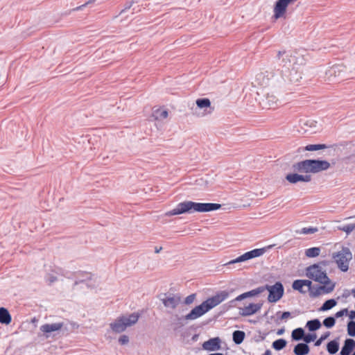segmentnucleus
Instances as JSON below:
<instances>
[{"mask_svg": "<svg viewBox=\"0 0 355 355\" xmlns=\"http://www.w3.org/2000/svg\"><path fill=\"white\" fill-rule=\"evenodd\" d=\"M78 327L79 325L76 322H71L69 323V327L64 325L62 331H66L67 334H68L69 333L72 332L74 330L78 329Z\"/></svg>", "mask_w": 355, "mask_h": 355, "instance_id": "nucleus-40", "label": "nucleus"}, {"mask_svg": "<svg viewBox=\"0 0 355 355\" xmlns=\"http://www.w3.org/2000/svg\"><path fill=\"white\" fill-rule=\"evenodd\" d=\"M139 1H140V0H132V1H130L132 2V4H134V3H139Z\"/></svg>", "mask_w": 355, "mask_h": 355, "instance_id": "nucleus-63", "label": "nucleus"}, {"mask_svg": "<svg viewBox=\"0 0 355 355\" xmlns=\"http://www.w3.org/2000/svg\"><path fill=\"white\" fill-rule=\"evenodd\" d=\"M266 100L267 101L268 105L270 107H272L273 106L277 105V98L273 95H267Z\"/></svg>", "mask_w": 355, "mask_h": 355, "instance_id": "nucleus-43", "label": "nucleus"}, {"mask_svg": "<svg viewBox=\"0 0 355 355\" xmlns=\"http://www.w3.org/2000/svg\"><path fill=\"white\" fill-rule=\"evenodd\" d=\"M168 115V111L166 109L158 108L153 111L152 116L155 120L162 121L167 118Z\"/></svg>", "mask_w": 355, "mask_h": 355, "instance_id": "nucleus-26", "label": "nucleus"}, {"mask_svg": "<svg viewBox=\"0 0 355 355\" xmlns=\"http://www.w3.org/2000/svg\"><path fill=\"white\" fill-rule=\"evenodd\" d=\"M64 322H55L52 324L46 323L40 327L42 336L45 338L54 337L57 335L56 332L62 330Z\"/></svg>", "mask_w": 355, "mask_h": 355, "instance_id": "nucleus-8", "label": "nucleus"}, {"mask_svg": "<svg viewBox=\"0 0 355 355\" xmlns=\"http://www.w3.org/2000/svg\"><path fill=\"white\" fill-rule=\"evenodd\" d=\"M330 331H326L323 334H322L318 339L316 338V340L314 343V346H320L322 342L328 338V337L330 336Z\"/></svg>", "mask_w": 355, "mask_h": 355, "instance_id": "nucleus-41", "label": "nucleus"}, {"mask_svg": "<svg viewBox=\"0 0 355 355\" xmlns=\"http://www.w3.org/2000/svg\"><path fill=\"white\" fill-rule=\"evenodd\" d=\"M350 294H352V293L349 290L345 289V290H344L342 297L347 298L350 295Z\"/></svg>", "mask_w": 355, "mask_h": 355, "instance_id": "nucleus-53", "label": "nucleus"}, {"mask_svg": "<svg viewBox=\"0 0 355 355\" xmlns=\"http://www.w3.org/2000/svg\"><path fill=\"white\" fill-rule=\"evenodd\" d=\"M229 295L230 292L227 290L218 291L216 293V295L208 297L200 304L196 306L187 315L181 317H179L178 315H176L175 316L178 320V324L179 327L184 325L182 320H193L202 316L209 311L220 304L222 302L225 301L229 297Z\"/></svg>", "mask_w": 355, "mask_h": 355, "instance_id": "nucleus-1", "label": "nucleus"}, {"mask_svg": "<svg viewBox=\"0 0 355 355\" xmlns=\"http://www.w3.org/2000/svg\"><path fill=\"white\" fill-rule=\"evenodd\" d=\"M263 292L268 291V302L276 303L279 301L284 295V287L280 281L276 282L273 285L266 284L262 286Z\"/></svg>", "mask_w": 355, "mask_h": 355, "instance_id": "nucleus-5", "label": "nucleus"}, {"mask_svg": "<svg viewBox=\"0 0 355 355\" xmlns=\"http://www.w3.org/2000/svg\"><path fill=\"white\" fill-rule=\"evenodd\" d=\"M345 72V66L343 64H334L326 71V75L330 81H334L336 78L343 79Z\"/></svg>", "mask_w": 355, "mask_h": 355, "instance_id": "nucleus-11", "label": "nucleus"}, {"mask_svg": "<svg viewBox=\"0 0 355 355\" xmlns=\"http://www.w3.org/2000/svg\"><path fill=\"white\" fill-rule=\"evenodd\" d=\"M222 205L214 202H196L186 200L178 204L175 208L166 213V216H171L183 214H193L196 212L205 213L218 210Z\"/></svg>", "mask_w": 355, "mask_h": 355, "instance_id": "nucleus-3", "label": "nucleus"}, {"mask_svg": "<svg viewBox=\"0 0 355 355\" xmlns=\"http://www.w3.org/2000/svg\"><path fill=\"white\" fill-rule=\"evenodd\" d=\"M351 293H352V295L354 296V297L355 298V288L352 289L351 291Z\"/></svg>", "mask_w": 355, "mask_h": 355, "instance_id": "nucleus-64", "label": "nucleus"}, {"mask_svg": "<svg viewBox=\"0 0 355 355\" xmlns=\"http://www.w3.org/2000/svg\"><path fill=\"white\" fill-rule=\"evenodd\" d=\"M238 259H239V257L237 258H236L234 259H232L230 261H229L227 263V264L230 265V264H234V263H240L241 261H239Z\"/></svg>", "mask_w": 355, "mask_h": 355, "instance_id": "nucleus-58", "label": "nucleus"}, {"mask_svg": "<svg viewBox=\"0 0 355 355\" xmlns=\"http://www.w3.org/2000/svg\"><path fill=\"white\" fill-rule=\"evenodd\" d=\"M300 173H288L285 176V179L286 181H288L290 184H297L298 182H304V178L303 174H300Z\"/></svg>", "mask_w": 355, "mask_h": 355, "instance_id": "nucleus-20", "label": "nucleus"}, {"mask_svg": "<svg viewBox=\"0 0 355 355\" xmlns=\"http://www.w3.org/2000/svg\"><path fill=\"white\" fill-rule=\"evenodd\" d=\"M239 261H241V262H243V261H248V260H250L249 257H248V254L246 252H245L244 254H243L242 255L239 256Z\"/></svg>", "mask_w": 355, "mask_h": 355, "instance_id": "nucleus-50", "label": "nucleus"}, {"mask_svg": "<svg viewBox=\"0 0 355 355\" xmlns=\"http://www.w3.org/2000/svg\"><path fill=\"white\" fill-rule=\"evenodd\" d=\"M306 276L310 279L322 284V286H316L315 292H311L312 295L320 296L321 294H329L335 288L336 283L330 279L327 272L323 270L319 264H313L308 266L306 268Z\"/></svg>", "mask_w": 355, "mask_h": 355, "instance_id": "nucleus-2", "label": "nucleus"}, {"mask_svg": "<svg viewBox=\"0 0 355 355\" xmlns=\"http://www.w3.org/2000/svg\"><path fill=\"white\" fill-rule=\"evenodd\" d=\"M196 293H191V295L186 297L183 301V304L185 305L191 304L196 298Z\"/></svg>", "mask_w": 355, "mask_h": 355, "instance_id": "nucleus-44", "label": "nucleus"}, {"mask_svg": "<svg viewBox=\"0 0 355 355\" xmlns=\"http://www.w3.org/2000/svg\"><path fill=\"white\" fill-rule=\"evenodd\" d=\"M196 108L192 110L193 111V114L198 115H199V113L197 112V110L204 109L205 111H206L207 108H211V101L207 98H198L196 101Z\"/></svg>", "mask_w": 355, "mask_h": 355, "instance_id": "nucleus-17", "label": "nucleus"}, {"mask_svg": "<svg viewBox=\"0 0 355 355\" xmlns=\"http://www.w3.org/2000/svg\"><path fill=\"white\" fill-rule=\"evenodd\" d=\"M119 343L121 345H127L129 343V337L127 335H122L119 338Z\"/></svg>", "mask_w": 355, "mask_h": 355, "instance_id": "nucleus-47", "label": "nucleus"}, {"mask_svg": "<svg viewBox=\"0 0 355 355\" xmlns=\"http://www.w3.org/2000/svg\"><path fill=\"white\" fill-rule=\"evenodd\" d=\"M284 332H285V328L282 327L281 329H277V334L278 336H281V335L284 334Z\"/></svg>", "mask_w": 355, "mask_h": 355, "instance_id": "nucleus-56", "label": "nucleus"}, {"mask_svg": "<svg viewBox=\"0 0 355 355\" xmlns=\"http://www.w3.org/2000/svg\"><path fill=\"white\" fill-rule=\"evenodd\" d=\"M347 335L355 337V320H349L347 324Z\"/></svg>", "mask_w": 355, "mask_h": 355, "instance_id": "nucleus-37", "label": "nucleus"}, {"mask_svg": "<svg viewBox=\"0 0 355 355\" xmlns=\"http://www.w3.org/2000/svg\"><path fill=\"white\" fill-rule=\"evenodd\" d=\"M318 231V227H303L300 231V234H313V233H315Z\"/></svg>", "mask_w": 355, "mask_h": 355, "instance_id": "nucleus-42", "label": "nucleus"}, {"mask_svg": "<svg viewBox=\"0 0 355 355\" xmlns=\"http://www.w3.org/2000/svg\"><path fill=\"white\" fill-rule=\"evenodd\" d=\"M313 164H314L315 174L327 171L331 166L327 160L321 159H313Z\"/></svg>", "mask_w": 355, "mask_h": 355, "instance_id": "nucleus-16", "label": "nucleus"}, {"mask_svg": "<svg viewBox=\"0 0 355 355\" xmlns=\"http://www.w3.org/2000/svg\"><path fill=\"white\" fill-rule=\"evenodd\" d=\"M64 277L68 279L76 278V280L73 284V288L79 284L85 283L87 281L92 280V274L87 271L78 270L73 272H67Z\"/></svg>", "mask_w": 355, "mask_h": 355, "instance_id": "nucleus-10", "label": "nucleus"}, {"mask_svg": "<svg viewBox=\"0 0 355 355\" xmlns=\"http://www.w3.org/2000/svg\"><path fill=\"white\" fill-rule=\"evenodd\" d=\"M221 339L217 336L205 341L202 343V347L204 350L207 352L218 351L221 349Z\"/></svg>", "mask_w": 355, "mask_h": 355, "instance_id": "nucleus-12", "label": "nucleus"}, {"mask_svg": "<svg viewBox=\"0 0 355 355\" xmlns=\"http://www.w3.org/2000/svg\"><path fill=\"white\" fill-rule=\"evenodd\" d=\"M336 318L333 316L325 318L322 321V324L327 329H331L336 324Z\"/></svg>", "mask_w": 355, "mask_h": 355, "instance_id": "nucleus-32", "label": "nucleus"}, {"mask_svg": "<svg viewBox=\"0 0 355 355\" xmlns=\"http://www.w3.org/2000/svg\"><path fill=\"white\" fill-rule=\"evenodd\" d=\"M245 338V333L243 331L235 330L232 334V340L236 345L241 344Z\"/></svg>", "mask_w": 355, "mask_h": 355, "instance_id": "nucleus-27", "label": "nucleus"}, {"mask_svg": "<svg viewBox=\"0 0 355 355\" xmlns=\"http://www.w3.org/2000/svg\"><path fill=\"white\" fill-rule=\"evenodd\" d=\"M262 355H272V352L270 349H266Z\"/></svg>", "mask_w": 355, "mask_h": 355, "instance_id": "nucleus-60", "label": "nucleus"}, {"mask_svg": "<svg viewBox=\"0 0 355 355\" xmlns=\"http://www.w3.org/2000/svg\"><path fill=\"white\" fill-rule=\"evenodd\" d=\"M158 297L164 307L172 310L175 309L181 302V295L180 293H161Z\"/></svg>", "mask_w": 355, "mask_h": 355, "instance_id": "nucleus-7", "label": "nucleus"}, {"mask_svg": "<svg viewBox=\"0 0 355 355\" xmlns=\"http://www.w3.org/2000/svg\"><path fill=\"white\" fill-rule=\"evenodd\" d=\"M338 230L345 232L348 235L355 230V223L347 224L342 227H338Z\"/></svg>", "mask_w": 355, "mask_h": 355, "instance_id": "nucleus-39", "label": "nucleus"}, {"mask_svg": "<svg viewBox=\"0 0 355 355\" xmlns=\"http://www.w3.org/2000/svg\"><path fill=\"white\" fill-rule=\"evenodd\" d=\"M303 285L302 284V279H295L292 284V288L294 291H297L302 294L306 293V291L303 289Z\"/></svg>", "mask_w": 355, "mask_h": 355, "instance_id": "nucleus-34", "label": "nucleus"}, {"mask_svg": "<svg viewBox=\"0 0 355 355\" xmlns=\"http://www.w3.org/2000/svg\"><path fill=\"white\" fill-rule=\"evenodd\" d=\"M222 308H223V312L227 311L228 310H230L231 309L230 307H229V305L227 304V303L223 304Z\"/></svg>", "mask_w": 355, "mask_h": 355, "instance_id": "nucleus-59", "label": "nucleus"}, {"mask_svg": "<svg viewBox=\"0 0 355 355\" xmlns=\"http://www.w3.org/2000/svg\"><path fill=\"white\" fill-rule=\"evenodd\" d=\"M295 60V57L289 51H279L274 58V68L282 73L289 71Z\"/></svg>", "mask_w": 355, "mask_h": 355, "instance_id": "nucleus-4", "label": "nucleus"}, {"mask_svg": "<svg viewBox=\"0 0 355 355\" xmlns=\"http://www.w3.org/2000/svg\"><path fill=\"white\" fill-rule=\"evenodd\" d=\"M276 315H277V320L275 322L277 324L279 323V320H286V319H288V318L292 317L291 313L290 311L282 312L279 311L277 312Z\"/></svg>", "mask_w": 355, "mask_h": 355, "instance_id": "nucleus-36", "label": "nucleus"}, {"mask_svg": "<svg viewBox=\"0 0 355 355\" xmlns=\"http://www.w3.org/2000/svg\"><path fill=\"white\" fill-rule=\"evenodd\" d=\"M209 355H224L223 353L216 352V353H212Z\"/></svg>", "mask_w": 355, "mask_h": 355, "instance_id": "nucleus-62", "label": "nucleus"}, {"mask_svg": "<svg viewBox=\"0 0 355 355\" xmlns=\"http://www.w3.org/2000/svg\"><path fill=\"white\" fill-rule=\"evenodd\" d=\"M96 0H88L87 1H86L84 4L81 5V6H77L74 8H73L71 11H78V10H82L83 8H85L86 6L89 5V4H91V3H93L96 1Z\"/></svg>", "mask_w": 355, "mask_h": 355, "instance_id": "nucleus-46", "label": "nucleus"}, {"mask_svg": "<svg viewBox=\"0 0 355 355\" xmlns=\"http://www.w3.org/2000/svg\"><path fill=\"white\" fill-rule=\"evenodd\" d=\"M12 321V317L8 310L5 307H0V323L9 324Z\"/></svg>", "mask_w": 355, "mask_h": 355, "instance_id": "nucleus-21", "label": "nucleus"}, {"mask_svg": "<svg viewBox=\"0 0 355 355\" xmlns=\"http://www.w3.org/2000/svg\"><path fill=\"white\" fill-rule=\"evenodd\" d=\"M337 304V301L335 299H329L326 300L322 306L318 309L319 311H327L331 309H333L334 306H336Z\"/></svg>", "mask_w": 355, "mask_h": 355, "instance_id": "nucleus-28", "label": "nucleus"}, {"mask_svg": "<svg viewBox=\"0 0 355 355\" xmlns=\"http://www.w3.org/2000/svg\"><path fill=\"white\" fill-rule=\"evenodd\" d=\"M162 250V247H159V248H158V247H155V253H159V252H160V251H161Z\"/></svg>", "mask_w": 355, "mask_h": 355, "instance_id": "nucleus-61", "label": "nucleus"}, {"mask_svg": "<svg viewBox=\"0 0 355 355\" xmlns=\"http://www.w3.org/2000/svg\"><path fill=\"white\" fill-rule=\"evenodd\" d=\"M303 178H304V179H303L304 182H309L312 180L311 175L309 173H306L305 175H303Z\"/></svg>", "mask_w": 355, "mask_h": 355, "instance_id": "nucleus-51", "label": "nucleus"}, {"mask_svg": "<svg viewBox=\"0 0 355 355\" xmlns=\"http://www.w3.org/2000/svg\"><path fill=\"white\" fill-rule=\"evenodd\" d=\"M287 343L286 339L279 338L272 342V347L276 351H281L286 347Z\"/></svg>", "mask_w": 355, "mask_h": 355, "instance_id": "nucleus-29", "label": "nucleus"}, {"mask_svg": "<svg viewBox=\"0 0 355 355\" xmlns=\"http://www.w3.org/2000/svg\"><path fill=\"white\" fill-rule=\"evenodd\" d=\"M272 247V245H268L266 248H256L254 250H252L250 251L247 252L248 254V257L250 259L259 257L261 255H263L267 250V249H270Z\"/></svg>", "mask_w": 355, "mask_h": 355, "instance_id": "nucleus-25", "label": "nucleus"}, {"mask_svg": "<svg viewBox=\"0 0 355 355\" xmlns=\"http://www.w3.org/2000/svg\"><path fill=\"white\" fill-rule=\"evenodd\" d=\"M348 315L349 317L350 320H354L355 319V310L351 311L349 313L348 312Z\"/></svg>", "mask_w": 355, "mask_h": 355, "instance_id": "nucleus-54", "label": "nucleus"}, {"mask_svg": "<svg viewBox=\"0 0 355 355\" xmlns=\"http://www.w3.org/2000/svg\"><path fill=\"white\" fill-rule=\"evenodd\" d=\"M339 340L340 337L338 336L327 343V351L329 354L334 355L338 352L340 348Z\"/></svg>", "mask_w": 355, "mask_h": 355, "instance_id": "nucleus-18", "label": "nucleus"}, {"mask_svg": "<svg viewBox=\"0 0 355 355\" xmlns=\"http://www.w3.org/2000/svg\"><path fill=\"white\" fill-rule=\"evenodd\" d=\"M348 315V309L347 308H345V309H343L337 311L335 313L334 317L336 318H338L343 317V315Z\"/></svg>", "mask_w": 355, "mask_h": 355, "instance_id": "nucleus-45", "label": "nucleus"}, {"mask_svg": "<svg viewBox=\"0 0 355 355\" xmlns=\"http://www.w3.org/2000/svg\"><path fill=\"white\" fill-rule=\"evenodd\" d=\"M305 331L302 327H297L291 332V339L293 341H300L304 340Z\"/></svg>", "mask_w": 355, "mask_h": 355, "instance_id": "nucleus-23", "label": "nucleus"}, {"mask_svg": "<svg viewBox=\"0 0 355 355\" xmlns=\"http://www.w3.org/2000/svg\"><path fill=\"white\" fill-rule=\"evenodd\" d=\"M110 325L112 330L116 334H120L124 331L126 328L128 327L122 315L118 317Z\"/></svg>", "mask_w": 355, "mask_h": 355, "instance_id": "nucleus-14", "label": "nucleus"}, {"mask_svg": "<svg viewBox=\"0 0 355 355\" xmlns=\"http://www.w3.org/2000/svg\"><path fill=\"white\" fill-rule=\"evenodd\" d=\"M320 253V248L318 247H312L308 248L305 251V255L309 258H315L319 256Z\"/></svg>", "mask_w": 355, "mask_h": 355, "instance_id": "nucleus-31", "label": "nucleus"}, {"mask_svg": "<svg viewBox=\"0 0 355 355\" xmlns=\"http://www.w3.org/2000/svg\"><path fill=\"white\" fill-rule=\"evenodd\" d=\"M245 299V297L244 295V293H242L239 295H238L236 298H234V301L236 302H240Z\"/></svg>", "mask_w": 355, "mask_h": 355, "instance_id": "nucleus-52", "label": "nucleus"}, {"mask_svg": "<svg viewBox=\"0 0 355 355\" xmlns=\"http://www.w3.org/2000/svg\"><path fill=\"white\" fill-rule=\"evenodd\" d=\"M332 258L342 272H347L349 269V262L352 259V254L347 247H343L342 250L334 252Z\"/></svg>", "mask_w": 355, "mask_h": 355, "instance_id": "nucleus-6", "label": "nucleus"}, {"mask_svg": "<svg viewBox=\"0 0 355 355\" xmlns=\"http://www.w3.org/2000/svg\"><path fill=\"white\" fill-rule=\"evenodd\" d=\"M355 349V340L346 338L340 352V355H350Z\"/></svg>", "mask_w": 355, "mask_h": 355, "instance_id": "nucleus-15", "label": "nucleus"}, {"mask_svg": "<svg viewBox=\"0 0 355 355\" xmlns=\"http://www.w3.org/2000/svg\"><path fill=\"white\" fill-rule=\"evenodd\" d=\"M227 304L229 305V307L232 308L236 306V301H234V299L230 301Z\"/></svg>", "mask_w": 355, "mask_h": 355, "instance_id": "nucleus-57", "label": "nucleus"}, {"mask_svg": "<svg viewBox=\"0 0 355 355\" xmlns=\"http://www.w3.org/2000/svg\"><path fill=\"white\" fill-rule=\"evenodd\" d=\"M293 171L300 173H313L315 174L314 164L313 159H306L294 163L292 165Z\"/></svg>", "mask_w": 355, "mask_h": 355, "instance_id": "nucleus-9", "label": "nucleus"}, {"mask_svg": "<svg viewBox=\"0 0 355 355\" xmlns=\"http://www.w3.org/2000/svg\"><path fill=\"white\" fill-rule=\"evenodd\" d=\"M302 284L304 286H307L309 288V296L312 298L318 297V296L312 295L311 292H315L313 290L314 287L312 286V282L310 279H302Z\"/></svg>", "mask_w": 355, "mask_h": 355, "instance_id": "nucleus-38", "label": "nucleus"}, {"mask_svg": "<svg viewBox=\"0 0 355 355\" xmlns=\"http://www.w3.org/2000/svg\"><path fill=\"white\" fill-rule=\"evenodd\" d=\"M322 327V323L318 318L308 320L306 323L305 327L310 332H315Z\"/></svg>", "mask_w": 355, "mask_h": 355, "instance_id": "nucleus-22", "label": "nucleus"}, {"mask_svg": "<svg viewBox=\"0 0 355 355\" xmlns=\"http://www.w3.org/2000/svg\"><path fill=\"white\" fill-rule=\"evenodd\" d=\"M132 2L130 1H126L123 6V8L121 10L120 12V15L122 14L123 12H125L126 10H129L132 6Z\"/></svg>", "mask_w": 355, "mask_h": 355, "instance_id": "nucleus-48", "label": "nucleus"}, {"mask_svg": "<svg viewBox=\"0 0 355 355\" xmlns=\"http://www.w3.org/2000/svg\"><path fill=\"white\" fill-rule=\"evenodd\" d=\"M329 261L323 260V261H320L319 263H317L316 264H319L320 266H327L329 265Z\"/></svg>", "mask_w": 355, "mask_h": 355, "instance_id": "nucleus-55", "label": "nucleus"}, {"mask_svg": "<svg viewBox=\"0 0 355 355\" xmlns=\"http://www.w3.org/2000/svg\"><path fill=\"white\" fill-rule=\"evenodd\" d=\"M263 303H250L248 306H245L243 309H240L241 311L239 314L241 316H250L257 313L261 308Z\"/></svg>", "mask_w": 355, "mask_h": 355, "instance_id": "nucleus-13", "label": "nucleus"}, {"mask_svg": "<svg viewBox=\"0 0 355 355\" xmlns=\"http://www.w3.org/2000/svg\"><path fill=\"white\" fill-rule=\"evenodd\" d=\"M58 281V277L54 275H49V277L46 279V282L49 285H51L53 283Z\"/></svg>", "mask_w": 355, "mask_h": 355, "instance_id": "nucleus-49", "label": "nucleus"}, {"mask_svg": "<svg viewBox=\"0 0 355 355\" xmlns=\"http://www.w3.org/2000/svg\"><path fill=\"white\" fill-rule=\"evenodd\" d=\"M310 352V347L306 343H299L294 346L293 353L295 355H307Z\"/></svg>", "mask_w": 355, "mask_h": 355, "instance_id": "nucleus-19", "label": "nucleus"}, {"mask_svg": "<svg viewBox=\"0 0 355 355\" xmlns=\"http://www.w3.org/2000/svg\"><path fill=\"white\" fill-rule=\"evenodd\" d=\"M125 322H126L128 327H131L133 324H136L141 316V314L138 312H134L129 314L128 316L122 315Z\"/></svg>", "mask_w": 355, "mask_h": 355, "instance_id": "nucleus-24", "label": "nucleus"}, {"mask_svg": "<svg viewBox=\"0 0 355 355\" xmlns=\"http://www.w3.org/2000/svg\"><path fill=\"white\" fill-rule=\"evenodd\" d=\"M263 293L262 286H259L254 289L243 293L246 298L252 297L257 296Z\"/></svg>", "mask_w": 355, "mask_h": 355, "instance_id": "nucleus-33", "label": "nucleus"}, {"mask_svg": "<svg viewBox=\"0 0 355 355\" xmlns=\"http://www.w3.org/2000/svg\"><path fill=\"white\" fill-rule=\"evenodd\" d=\"M317 334L315 332L305 333V336L303 340L304 343L309 345V343L314 342L316 340Z\"/></svg>", "mask_w": 355, "mask_h": 355, "instance_id": "nucleus-35", "label": "nucleus"}, {"mask_svg": "<svg viewBox=\"0 0 355 355\" xmlns=\"http://www.w3.org/2000/svg\"><path fill=\"white\" fill-rule=\"evenodd\" d=\"M327 145L324 144H308L304 148V150L306 151H317L320 150H324L329 148Z\"/></svg>", "mask_w": 355, "mask_h": 355, "instance_id": "nucleus-30", "label": "nucleus"}]
</instances>
